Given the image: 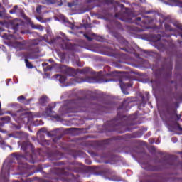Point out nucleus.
Segmentation results:
<instances>
[{
	"instance_id": "36",
	"label": "nucleus",
	"mask_w": 182,
	"mask_h": 182,
	"mask_svg": "<svg viewBox=\"0 0 182 182\" xmlns=\"http://www.w3.org/2000/svg\"><path fill=\"white\" fill-rule=\"evenodd\" d=\"M33 29H39V31H43L44 28L41 25H36L33 26Z\"/></svg>"
},
{
	"instance_id": "5",
	"label": "nucleus",
	"mask_w": 182,
	"mask_h": 182,
	"mask_svg": "<svg viewBox=\"0 0 182 182\" xmlns=\"http://www.w3.org/2000/svg\"><path fill=\"white\" fill-rule=\"evenodd\" d=\"M14 161L12 159H6L1 168V178L4 181H8L9 180V176L11 173V168L14 167Z\"/></svg>"
},
{
	"instance_id": "64",
	"label": "nucleus",
	"mask_w": 182,
	"mask_h": 182,
	"mask_svg": "<svg viewBox=\"0 0 182 182\" xmlns=\"http://www.w3.org/2000/svg\"><path fill=\"white\" fill-rule=\"evenodd\" d=\"M114 73H119V72H117V71H114Z\"/></svg>"
},
{
	"instance_id": "51",
	"label": "nucleus",
	"mask_w": 182,
	"mask_h": 182,
	"mask_svg": "<svg viewBox=\"0 0 182 182\" xmlns=\"http://www.w3.org/2000/svg\"><path fill=\"white\" fill-rule=\"evenodd\" d=\"M173 105H174L176 107H178V106H179L178 102H175L173 103Z\"/></svg>"
},
{
	"instance_id": "11",
	"label": "nucleus",
	"mask_w": 182,
	"mask_h": 182,
	"mask_svg": "<svg viewBox=\"0 0 182 182\" xmlns=\"http://www.w3.org/2000/svg\"><path fill=\"white\" fill-rule=\"evenodd\" d=\"M23 56L25 58L24 62L26 68L28 69H33V65L28 59H38V56L36 55V53H24Z\"/></svg>"
},
{
	"instance_id": "23",
	"label": "nucleus",
	"mask_w": 182,
	"mask_h": 182,
	"mask_svg": "<svg viewBox=\"0 0 182 182\" xmlns=\"http://www.w3.org/2000/svg\"><path fill=\"white\" fill-rule=\"evenodd\" d=\"M42 66L44 72H49V70H52V65H49L48 63H43Z\"/></svg>"
},
{
	"instance_id": "57",
	"label": "nucleus",
	"mask_w": 182,
	"mask_h": 182,
	"mask_svg": "<svg viewBox=\"0 0 182 182\" xmlns=\"http://www.w3.org/2000/svg\"><path fill=\"white\" fill-rule=\"evenodd\" d=\"M151 150H156V148L154 146H151Z\"/></svg>"
},
{
	"instance_id": "1",
	"label": "nucleus",
	"mask_w": 182,
	"mask_h": 182,
	"mask_svg": "<svg viewBox=\"0 0 182 182\" xmlns=\"http://www.w3.org/2000/svg\"><path fill=\"white\" fill-rule=\"evenodd\" d=\"M130 103H132V102L129 101V100H124L122 105L117 108V118L107 122L108 132H117V133H119V134H122V133L126 132L123 123H122V119L124 117L123 113H126V112H128V110L132 108Z\"/></svg>"
},
{
	"instance_id": "14",
	"label": "nucleus",
	"mask_w": 182,
	"mask_h": 182,
	"mask_svg": "<svg viewBox=\"0 0 182 182\" xmlns=\"http://www.w3.org/2000/svg\"><path fill=\"white\" fill-rule=\"evenodd\" d=\"M48 156L51 161L60 160V159H62V153L59 151H51L48 153Z\"/></svg>"
},
{
	"instance_id": "42",
	"label": "nucleus",
	"mask_w": 182,
	"mask_h": 182,
	"mask_svg": "<svg viewBox=\"0 0 182 182\" xmlns=\"http://www.w3.org/2000/svg\"><path fill=\"white\" fill-rule=\"evenodd\" d=\"M84 37L86 38V39H87V41H89L90 42L93 41V38L90 36H88L87 34H84Z\"/></svg>"
},
{
	"instance_id": "28",
	"label": "nucleus",
	"mask_w": 182,
	"mask_h": 182,
	"mask_svg": "<svg viewBox=\"0 0 182 182\" xmlns=\"http://www.w3.org/2000/svg\"><path fill=\"white\" fill-rule=\"evenodd\" d=\"M0 121L4 122V124H5L6 123H11V117L9 116L0 117Z\"/></svg>"
},
{
	"instance_id": "41",
	"label": "nucleus",
	"mask_w": 182,
	"mask_h": 182,
	"mask_svg": "<svg viewBox=\"0 0 182 182\" xmlns=\"http://www.w3.org/2000/svg\"><path fill=\"white\" fill-rule=\"evenodd\" d=\"M12 156H14L17 160H19L21 157H22L21 155H18L16 153H13Z\"/></svg>"
},
{
	"instance_id": "59",
	"label": "nucleus",
	"mask_w": 182,
	"mask_h": 182,
	"mask_svg": "<svg viewBox=\"0 0 182 182\" xmlns=\"http://www.w3.org/2000/svg\"><path fill=\"white\" fill-rule=\"evenodd\" d=\"M104 1H105V2H106L107 4H109V2H110V0H104Z\"/></svg>"
},
{
	"instance_id": "3",
	"label": "nucleus",
	"mask_w": 182,
	"mask_h": 182,
	"mask_svg": "<svg viewBox=\"0 0 182 182\" xmlns=\"http://www.w3.org/2000/svg\"><path fill=\"white\" fill-rule=\"evenodd\" d=\"M176 161L177 159H173L171 156H164L163 161H160V163H163L164 165L152 166L149 164L144 168V169L147 170V171H161L163 168H168L170 166H176Z\"/></svg>"
},
{
	"instance_id": "52",
	"label": "nucleus",
	"mask_w": 182,
	"mask_h": 182,
	"mask_svg": "<svg viewBox=\"0 0 182 182\" xmlns=\"http://www.w3.org/2000/svg\"><path fill=\"white\" fill-rule=\"evenodd\" d=\"M113 80H112V79H106V80H105V82H112Z\"/></svg>"
},
{
	"instance_id": "37",
	"label": "nucleus",
	"mask_w": 182,
	"mask_h": 182,
	"mask_svg": "<svg viewBox=\"0 0 182 182\" xmlns=\"http://www.w3.org/2000/svg\"><path fill=\"white\" fill-rule=\"evenodd\" d=\"M37 14H42V6L41 5H38L37 7H36V9Z\"/></svg>"
},
{
	"instance_id": "21",
	"label": "nucleus",
	"mask_w": 182,
	"mask_h": 182,
	"mask_svg": "<svg viewBox=\"0 0 182 182\" xmlns=\"http://www.w3.org/2000/svg\"><path fill=\"white\" fill-rule=\"evenodd\" d=\"M55 78L57 79V80H59L60 83H65V82H66V76L65 75H55Z\"/></svg>"
},
{
	"instance_id": "2",
	"label": "nucleus",
	"mask_w": 182,
	"mask_h": 182,
	"mask_svg": "<svg viewBox=\"0 0 182 182\" xmlns=\"http://www.w3.org/2000/svg\"><path fill=\"white\" fill-rule=\"evenodd\" d=\"M93 107H95V105L87 104L83 100H70L62 109L63 113H82V112L95 113Z\"/></svg>"
},
{
	"instance_id": "40",
	"label": "nucleus",
	"mask_w": 182,
	"mask_h": 182,
	"mask_svg": "<svg viewBox=\"0 0 182 182\" xmlns=\"http://www.w3.org/2000/svg\"><path fill=\"white\" fill-rule=\"evenodd\" d=\"M112 141V139H105L102 141V144H109L110 141Z\"/></svg>"
},
{
	"instance_id": "58",
	"label": "nucleus",
	"mask_w": 182,
	"mask_h": 182,
	"mask_svg": "<svg viewBox=\"0 0 182 182\" xmlns=\"http://www.w3.org/2000/svg\"><path fill=\"white\" fill-rule=\"evenodd\" d=\"M178 42L179 43L180 45H182V41L180 40H178Z\"/></svg>"
},
{
	"instance_id": "6",
	"label": "nucleus",
	"mask_w": 182,
	"mask_h": 182,
	"mask_svg": "<svg viewBox=\"0 0 182 182\" xmlns=\"http://www.w3.org/2000/svg\"><path fill=\"white\" fill-rule=\"evenodd\" d=\"M60 164H65V166L64 168H56L58 176H72V174L65 170H68V171H76V164L75 162H69L67 164H65V162H59L58 166H60Z\"/></svg>"
},
{
	"instance_id": "49",
	"label": "nucleus",
	"mask_w": 182,
	"mask_h": 182,
	"mask_svg": "<svg viewBox=\"0 0 182 182\" xmlns=\"http://www.w3.org/2000/svg\"><path fill=\"white\" fill-rule=\"evenodd\" d=\"M171 140L173 141V143H177L178 141L177 137L176 136L172 137Z\"/></svg>"
},
{
	"instance_id": "20",
	"label": "nucleus",
	"mask_w": 182,
	"mask_h": 182,
	"mask_svg": "<svg viewBox=\"0 0 182 182\" xmlns=\"http://www.w3.org/2000/svg\"><path fill=\"white\" fill-rule=\"evenodd\" d=\"M151 41L152 42H159L161 39V35L160 34H151L150 35Z\"/></svg>"
},
{
	"instance_id": "48",
	"label": "nucleus",
	"mask_w": 182,
	"mask_h": 182,
	"mask_svg": "<svg viewBox=\"0 0 182 182\" xmlns=\"http://www.w3.org/2000/svg\"><path fill=\"white\" fill-rule=\"evenodd\" d=\"M116 155H111L110 156H109V158L110 159H114L113 160H112V161H116Z\"/></svg>"
},
{
	"instance_id": "17",
	"label": "nucleus",
	"mask_w": 182,
	"mask_h": 182,
	"mask_svg": "<svg viewBox=\"0 0 182 182\" xmlns=\"http://www.w3.org/2000/svg\"><path fill=\"white\" fill-rule=\"evenodd\" d=\"M33 145L29 142L24 141L21 144V150L26 153L28 150H32Z\"/></svg>"
},
{
	"instance_id": "53",
	"label": "nucleus",
	"mask_w": 182,
	"mask_h": 182,
	"mask_svg": "<svg viewBox=\"0 0 182 182\" xmlns=\"http://www.w3.org/2000/svg\"><path fill=\"white\" fill-rule=\"evenodd\" d=\"M5 126V124L4 122H0V127H2Z\"/></svg>"
},
{
	"instance_id": "19",
	"label": "nucleus",
	"mask_w": 182,
	"mask_h": 182,
	"mask_svg": "<svg viewBox=\"0 0 182 182\" xmlns=\"http://www.w3.org/2000/svg\"><path fill=\"white\" fill-rule=\"evenodd\" d=\"M17 100L23 105H30L31 102H32V99H26L23 95L18 97Z\"/></svg>"
},
{
	"instance_id": "8",
	"label": "nucleus",
	"mask_w": 182,
	"mask_h": 182,
	"mask_svg": "<svg viewBox=\"0 0 182 182\" xmlns=\"http://www.w3.org/2000/svg\"><path fill=\"white\" fill-rule=\"evenodd\" d=\"M161 70L164 72L166 77H171V75H173V59L171 57L165 58L161 66Z\"/></svg>"
},
{
	"instance_id": "61",
	"label": "nucleus",
	"mask_w": 182,
	"mask_h": 182,
	"mask_svg": "<svg viewBox=\"0 0 182 182\" xmlns=\"http://www.w3.org/2000/svg\"><path fill=\"white\" fill-rule=\"evenodd\" d=\"M141 2L144 3L146 2V0H139Z\"/></svg>"
},
{
	"instance_id": "45",
	"label": "nucleus",
	"mask_w": 182,
	"mask_h": 182,
	"mask_svg": "<svg viewBox=\"0 0 182 182\" xmlns=\"http://www.w3.org/2000/svg\"><path fill=\"white\" fill-rule=\"evenodd\" d=\"M36 19H37L38 21H39V22H41V23H43V22H45V21H43V18H42V17H41V16H37V17H36Z\"/></svg>"
},
{
	"instance_id": "25",
	"label": "nucleus",
	"mask_w": 182,
	"mask_h": 182,
	"mask_svg": "<svg viewBox=\"0 0 182 182\" xmlns=\"http://www.w3.org/2000/svg\"><path fill=\"white\" fill-rule=\"evenodd\" d=\"M80 73H82L84 75H87L89 73H92V68L89 67L84 68L81 70Z\"/></svg>"
},
{
	"instance_id": "33",
	"label": "nucleus",
	"mask_w": 182,
	"mask_h": 182,
	"mask_svg": "<svg viewBox=\"0 0 182 182\" xmlns=\"http://www.w3.org/2000/svg\"><path fill=\"white\" fill-rule=\"evenodd\" d=\"M12 29L14 31L13 33H16L18 29H19V23H16L12 26Z\"/></svg>"
},
{
	"instance_id": "50",
	"label": "nucleus",
	"mask_w": 182,
	"mask_h": 182,
	"mask_svg": "<svg viewBox=\"0 0 182 182\" xmlns=\"http://www.w3.org/2000/svg\"><path fill=\"white\" fill-rule=\"evenodd\" d=\"M73 130H76L75 128H69V129H67V131L68 132H73Z\"/></svg>"
},
{
	"instance_id": "34",
	"label": "nucleus",
	"mask_w": 182,
	"mask_h": 182,
	"mask_svg": "<svg viewBox=\"0 0 182 182\" xmlns=\"http://www.w3.org/2000/svg\"><path fill=\"white\" fill-rule=\"evenodd\" d=\"M173 26L177 28L178 29H179V31H181L182 32V25L181 23H174Z\"/></svg>"
},
{
	"instance_id": "46",
	"label": "nucleus",
	"mask_w": 182,
	"mask_h": 182,
	"mask_svg": "<svg viewBox=\"0 0 182 182\" xmlns=\"http://www.w3.org/2000/svg\"><path fill=\"white\" fill-rule=\"evenodd\" d=\"M38 133H46V128H41V129H40Z\"/></svg>"
},
{
	"instance_id": "16",
	"label": "nucleus",
	"mask_w": 182,
	"mask_h": 182,
	"mask_svg": "<svg viewBox=\"0 0 182 182\" xmlns=\"http://www.w3.org/2000/svg\"><path fill=\"white\" fill-rule=\"evenodd\" d=\"M38 140H39L40 144H41V146H49L50 144V141L46 140L45 134H40Z\"/></svg>"
},
{
	"instance_id": "7",
	"label": "nucleus",
	"mask_w": 182,
	"mask_h": 182,
	"mask_svg": "<svg viewBox=\"0 0 182 182\" xmlns=\"http://www.w3.org/2000/svg\"><path fill=\"white\" fill-rule=\"evenodd\" d=\"M121 11L116 13L114 17L116 19H119L122 22H127V23H132V18L129 16V8H125L124 4H119Z\"/></svg>"
},
{
	"instance_id": "35",
	"label": "nucleus",
	"mask_w": 182,
	"mask_h": 182,
	"mask_svg": "<svg viewBox=\"0 0 182 182\" xmlns=\"http://www.w3.org/2000/svg\"><path fill=\"white\" fill-rule=\"evenodd\" d=\"M16 9H18V6H14L13 9L9 11V14H16Z\"/></svg>"
},
{
	"instance_id": "22",
	"label": "nucleus",
	"mask_w": 182,
	"mask_h": 182,
	"mask_svg": "<svg viewBox=\"0 0 182 182\" xmlns=\"http://www.w3.org/2000/svg\"><path fill=\"white\" fill-rule=\"evenodd\" d=\"M39 103H40V105H41V106H45V105H46V103H48V96L43 95L39 99Z\"/></svg>"
},
{
	"instance_id": "32",
	"label": "nucleus",
	"mask_w": 182,
	"mask_h": 182,
	"mask_svg": "<svg viewBox=\"0 0 182 182\" xmlns=\"http://www.w3.org/2000/svg\"><path fill=\"white\" fill-rule=\"evenodd\" d=\"M68 72L70 73L69 76H70L71 77H75L76 72H75V70L73 68H68Z\"/></svg>"
},
{
	"instance_id": "13",
	"label": "nucleus",
	"mask_w": 182,
	"mask_h": 182,
	"mask_svg": "<svg viewBox=\"0 0 182 182\" xmlns=\"http://www.w3.org/2000/svg\"><path fill=\"white\" fill-rule=\"evenodd\" d=\"M114 36L120 45H122V46H124L125 48H129V41H126L120 33L115 32L114 33Z\"/></svg>"
},
{
	"instance_id": "38",
	"label": "nucleus",
	"mask_w": 182,
	"mask_h": 182,
	"mask_svg": "<svg viewBox=\"0 0 182 182\" xmlns=\"http://www.w3.org/2000/svg\"><path fill=\"white\" fill-rule=\"evenodd\" d=\"M121 50H124L125 52H127L128 53H132L133 52L132 49H129L127 48H120Z\"/></svg>"
},
{
	"instance_id": "15",
	"label": "nucleus",
	"mask_w": 182,
	"mask_h": 182,
	"mask_svg": "<svg viewBox=\"0 0 182 182\" xmlns=\"http://www.w3.org/2000/svg\"><path fill=\"white\" fill-rule=\"evenodd\" d=\"M119 86L124 95H129V91H127V87H132V84L124 83L122 80H120Z\"/></svg>"
},
{
	"instance_id": "18",
	"label": "nucleus",
	"mask_w": 182,
	"mask_h": 182,
	"mask_svg": "<svg viewBox=\"0 0 182 182\" xmlns=\"http://www.w3.org/2000/svg\"><path fill=\"white\" fill-rule=\"evenodd\" d=\"M61 47L63 49H65V50H73L75 47L73 46V44L69 42H65L63 44H61Z\"/></svg>"
},
{
	"instance_id": "56",
	"label": "nucleus",
	"mask_w": 182,
	"mask_h": 182,
	"mask_svg": "<svg viewBox=\"0 0 182 182\" xmlns=\"http://www.w3.org/2000/svg\"><path fill=\"white\" fill-rule=\"evenodd\" d=\"M4 29L0 27V32H4Z\"/></svg>"
},
{
	"instance_id": "54",
	"label": "nucleus",
	"mask_w": 182,
	"mask_h": 182,
	"mask_svg": "<svg viewBox=\"0 0 182 182\" xmlns=\"http://www.w3.org/2000/svg\"><path fill=\"white\" fill-rule=\"evenodd\" d=\"M136 19V21H138L139 22H140V21H141V17H137Z\"/></svg>"
},
{
	"instance_id": "26",
	"label": "nucleus",
	"mask_w": 182,
	"mask_h": 182,
	"mask_svg": "<svg viewBox=\"0 0 182 182\" xmlns=\"http://www.w3.org/2000/svg\"><path fill=\"white\" fill-rule=\"evenodd\" d=\"M169 83L171 85H173V88L175 89V90H178V87H180V83H178L177 80H171Z\"/></svg>"
},
{
	"instance_id": "62",
	"label": "nucleus",
	"mask_w": 182,
	"mask_h": 182,
	"mask_svg": "<svg viewBox=\"0 0 182 182\" xmlns=\"http://www.w3.org/2000/svg\"><path fill=\"white\" fill-rule=\"evenodd\" d=\"M143 23H147V21H142Z\"/></svg>"
},
{
	"instance_id": "60",
	"label": "nucleus",
	"mask_w": 182,
	"mask_h": 182,
	"mask_svg": "<svg viewBox=\"0 0 182 182\" xmlns=\"http://www.w3.org/2000/svg\"><path fill=\"white\" fill-rule=\"evenodd\" d=\"M142 102H144V96H141Z\"/></svg>"
},
{
	"instance_id": "10",
	"label": "nucleus",
	"mask_w": 182,
	"mask_h": 182,
	"mask_svg": "<svg viewBox=\"0 0 182 182\" xmlns=\"http://www.w3.org/2000/svg\"><path fill=\"white\" fill-rule=\"evenodd\" d=\"M163 93L165 95V96H166V97H173V99H175L176 101L181 100L182 99L181 95H177L173 92V87L171 86H168L166 88H164L163 90Z\"/></svg>"
},
{
	"instance_id": "43",
	"label": "nucleus",
	"mask_w": 182,
	"mask_h": 182,
	"mask_svg": "<svg viewBox=\"0 0 182 182\" xmlns=\"http://www.w3.org/2000/svg\"><path fill=\"white\" fill-rule=\"evenodd\" d=\"M46 2H48V4H56L58 0H46Z\"/></svg>"
},
{
	"instance_id": "31",
	"label": "nucleus",
	"mask_w": 182,
	"mask_h": 182,
	"mask_svg": "<svg viewBox=\"0 0 182 182\" xmlns=\"http://www.w3.org/2000/svg\"><path fill=\"white\" fill-rule=\"evenodd\" d=\"M58 130H59V129L48 132H47V135L49 136V137H55V136H56L55 133L58 132Z\"/></svg>"
},
{
	"instance_id": "44",
	"label": "nucleus",
	"mask_w": 182,
	"mask_h": 182,
	"mask_svg": "<svg viewBox=\"0 0 182 182\" xmlns=\"http://www.w3.org/2000/svg\"><path fill=\"white\" fill-rule=\"evenodd\" d=\"M59 56H60V59H65L66 58L65 53H60Z\"/></svg>"
},
{
	"instance_id": "24",
	"label": "nucleus",
	"mask_w": 182,
	"mask_h": 182,
	"mask_svg": "<svg viewBox=\"0 0 182 182\" xmlns=\"http://www.w3.org/2000/svg\"><path fill=\"white\" fill-rule=\"evenodd\" d=\"M168 114L171 116V119H174V117H176V120L178 121L180 119H181V115H178L176 111H173L172 112H168Z\"/></svg>"
},
{
	"instance_id": "4",
	"label": "nucleus",
	"mask_w": 182,
	"mask_h": 182,
	"mask_svg": "<svg viewBox=\"0 0 182 182\" xmlns=\"http://www.w3.org/2000/svg\"><path fill=\"white\" fill-rule=\"evenodd\" d=\"M15 46L17 50H28L29 53H39L41 52L38 43H32L27 46L25 43L18 41L15 43Z\"/></svg>"
},
{
	"instance_id": "47",
	"label": "nucleus",
	"mask_w": 182,
	"mask_h": 182,
	"mask_svg": "<svg viewBox=\"0 0 182 182\" xmlns=\"http://www.w3.org/2000/svg\"><path fill=\"white\" fill-rule=\"evenodd\" d=\"M85 163L89 165L92 164V161H90V159H85Z\"/></svg>"
},
{
	"instance_id": "27",
	"label": "nucleus",
	"mask_w": 182,
	"mask_h": 182,
	"mask_svg": "<svg viewBox=\"0 0 182 182\" xmlns=\"http://www.w3.org/2000/svg\"><path fill=\"white\" fill-rule=\"evenodd\" d=\"M165 31H169V32H176V28H173L170 26L168 23L164 24Z\"/></svg>"
},
{
	"instance_id": "39",
	"label": "nucleus",
	"mask_w": 182,
	"mask_h": 182,
	"mask_svg": "<svg viewBox=\"0 0 182 182\" xmlns=\"http://www.w3.org/2000/svg\"><path fill=\"white\" fill-rule=\"evenodd\" d=\"M158 49H159V50H161L163 52V50H164V49H166V46H164V44H161L158 47Z\"/></svg>"
},
{
	"instance_id": "29",
	"label": "nucleus",
	"mask_w": 182,
	"mask_h": 182,
	"mask_svg": "<svg viewBox=\"0 0 182 182\" xmlns=\"http://www.w3.org/2000/svg\"><path fill=\"white\" fill-rule=\"evenodd\" d=\"M92 36H94V39H95V41H97L98 42H104L105 41V38L100 36H97L96 34H92Z\"/></svg>"
},
{
	"instance_id": "9",
	"label": "nucleus",
	"mask_w": 182,
	"mask_h": 182,
	"mask_svg": "<svg viewBox=\"0 0 182 182\" xmlns=\"http://www.w3.org/2000/svg\"><path fill=\"white\" fill-rule=\"evenodd\" d=\"M141 136V133L136 132H133L132 134H126L121 136H113L112 140H124V141H127V140H129V139H137L140 138Z\"/></svg>"
},
{
	"instance_id": "12",
	"label": "nucleus",
	"mask_w": 182,
	"mask_h": 182,
	"mask_svg": "<svg viewBox=\"0 0 182 182\" xmlns=\"http://www.w3.org/2000/svg\"><path fill=\"white\" fill-rule=\"evenodd\" d=\"M8 114H10L13 117H18V119H23L28 116V112H25L23 109H21L17 110L16 112H12L11 111L7 112Z\"/></svg>"
},
{
	"instance_id": "30",
	"label": "nucleus",
	"mask_w": 182,
	"mask_h": 182,
	"mask_svg": "<svg viewBox=\"0 0 182 182\" xmlns=\"http://www.w3.org/2000/svg\"><path fill=\"white\" fill-rule=\"evenodd\" d=\"M53 107H49L48 108L46 109V113H47L48 116H52V114L55 113V112H53Z\"/></svg>"
},
{
	"instance_id": "63",
	"label": "nucleus",
	"mask_w": 182,
	"mask_h": 182,
	"mask_svg": "<svg viewBox=\"0 0 182 182\" xmlns=\"http://www.w3.org/2000/svg\"><path fill=\"white\" fill-rule=\"evenodd\" d=\"M121 2H126V0H121Z\"/></svg>"
},
{
	"instance_id": "55",
	"label": "nucleus",
	"mask_w": 182,
	"mask_h": 182,
	"mask_svg": "<svg viewBox=\"0 0 182 182\" xmlns=\"http://www.w3.org/2000/svg\"><path fill=\"white\" fill-rule=\"evenodd\" d=\"M4 16V12L0 11V18Z\"/></svg>"
}]
</instances>
